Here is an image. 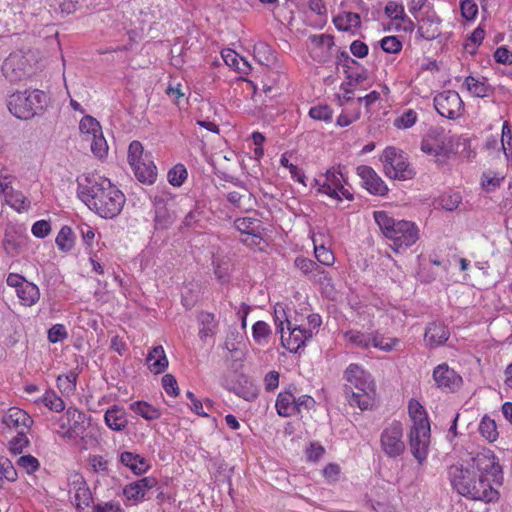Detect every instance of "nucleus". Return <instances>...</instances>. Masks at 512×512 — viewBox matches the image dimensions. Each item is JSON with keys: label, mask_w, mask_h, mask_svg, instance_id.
<instances>
[{"label": "nucleus", "mask_w": 512, "mask_h": 512, "mask_svg": "<svg viewBox=\"0 0 512 512\" xmlns=\"http://www.w3.org/2000/svg\"><path fill=\"white\" fill-rule=\"evenodd\" d=\"M43 403L50 410L61 412L65 409V403L54 391H47L43 396Z\"/></svg>", "instance_id": "nucleus-45"}, {"label": "nucleus", "mask_w": 512, "mask_h": 512, "mask_svg": "<svg viewBox=\"0 0 512 512\" xmlns=\"http://www.w3.org/2000/svg\"><path fill=\"white\" fill-rule=\"evenodd\" d=\"M416 120H417V113L414 110L409 109L408 111H406L401 116H399L395 119L394 125L397 128L406 129V128L412 127L416 123Z\"/></svg>", "instance_id": "nucleus-51"}, {"label": "nucleus", "mask_w": 512, "mask_h": 512, "mask_svg": "<svg viewBox=\"0 0 512 512\" xmlns=\"http://www.w3.org/2000/svg\"><path fill=\"white\" fill-rule=\"evenodd\" d=\"M5 478L10 482L17 479V471L9 459L0 460V479Z\"/></svg>", "instance_id": "nucleus-52"}, {"label": "nucleus", "mask_w": 512, "mask_h": 512, "mask_svg": "<svg viewBox=\"0 0 512 512\" xmlns=\"http://www.w3.org/2000/svg\"><path fill=\"white\" fill-rule=\"evenodd\" d=\"M79 129L82 134L86 135V140H89L93 134H98L101 132V126L99 122L89 115H86L81 119L79 123Z\"/></svg>", "instance_id": "nucleus-36"}, {"label": "nucleus", "mask_w": 512, "mask_h": 512, "mask_svg": "<svg viewBox=\"0 0 512 512\" xmlns=\"http://www.w3.org/2000/svg\"><path fill=\"white\" fill-rule=\"evenodd\" d=\"M336 28L341 31H348L352 27H359L361 24L360 16L357 13L346 12L344 15H339L333 20Z\"/></svg>", "instance_id": "nucleus-33"}, {"label": "nucleus", "mask_w": 512, "mask_h": 512, "mask_svg": "<svg viewBox=\"0 0 512 512\" xmlns=\"http://www.w3.org/2000/svg\"><path fill=\"white\" fill-rule=\"evenodd\" d=\"M381 48L387 53H398L402 49V43L396 36H386L380 41Z\"/></svg>", "instance_id": "nucleus-54"}, {"label": "nucleus", "mask_w": 512, "mask_h": 512, "mask_svg": "<svg viewBox=\"0 0 512 512\" xmlns=\"http://www.w3.org/2000/svg\"><path fill=\"white\" fill-rule=\"evenodd\" d=\"M344 377L347 381L345 392H351L350 404L357 405L360 409L365 410L373 405L375 396V385L371 379V375L365 372L357 364H350Z\"/></svg>", "instance_id": "nucleus-4"}, {"label": "nucleus", "mask_w": 512, "mask_h": 512, "mask_svg": "<svg viewBox=\"0 0 512 512\" xmlns=\"http://www.w3.org/2000/svg\"><path fill=\"white\" fill-rule=\"evenodd\" d=\"M31 58L30 51L16 50L11 52L2 64L3 76L11 83L26 79L31 68Z\"/></svg>", "instance_id": "nucleus-7"}, {"label": "nucleus", "mask_w": 512, "mask_h": 512, "mask_svg": "<svg viewBox=\"0 0 512 512\" xmlns=\"http://www.w3.org/2000/svg\"><path fill=\"white\" fill-rule=\"evenodd\" d=\"M384 12L386 16L392 20L406 22V14L402 4H398L395 1H389L385 6Z\"/></svg>", "instance_id": "nucleus-42"}, {"label": "nucleus", "mask_w": 512, "mask_h": 512, "mask_svg": "<svg viewBox=\"0 0 512 512\" xmlns=\"http://www.w3.org/2000/svg\"><path fill=\"white\" fill-rule=\"evenodd\" d=\"M31 231L35 237L44 238L50 233L51 225L46 220H39L33 224Z\"/></svg>", "instance_id": "nucleus-63"}, {"label": "nucleus", "mask_w": 512, "mask_h": 512, "mask_svg": "<svg viewBox=\"0 0 512 512\" xmlns=\"http://www.w3.org/2000/svg\"><path fill=\"white\" fill-rule=\"evenodd\" d=\"M15 177L12 174L8 173L7 168L2 167L0 169V193L3 195L7 191H9L12 187V182Z\"/></svg>", "instance_id": "nucleus-62"}, {"label": "nucleus", "mask_w": 512, "mask_h": 512, "mask_svg": "<svg viewBox=\"0 0 512 512\" xmlns=\"http://www.w3.org/2000/svg\"><path fill=\"white\" fill-rule=\"evenodd\" d=\"M309 116L312 119L329 123L332 121V109L328 105L314 106L310 108Z\"/></svg>", "instance_id": "nucleus-47"}, {"label": "nucleus", "mask_w": 512, "mask_h": 512, "mask_svg": "<svg viewBox=\"0 0 512 512\" xmlns=\"http://www.w3.org/2000/svg\"><path fill=\"white\" fill-rule=\"evenodd\" d=\"M33 419L22 409L12 407L2 417V425L6 433L15 431L29 432Z\"/></svg>", "instance_id": "nucleus-15"}, {"label": "nucleus", "mask_w": 512, "mask_h": 512, "mask_svg": "<svg viewBox=\"0 0 512 512\" xmlns=\"http://www.w3.org/2000/svg\"><path fill=\"white\" fill-rule=\"evenodd\" d=\"M462 201V197L459 193H453L448 195H443L440 198V205L446 211H454L458 208L459 204Z\"/></svg>", "instance_id": "nucleus-53"}, {"label": "nucleus", "mask_w": 512, "mask_h": 512, "mask_svg": "<svg viewBox=\"0 0 512 512\" xmlns=\"http://www.w3.org/2000/svg\"><path fill=\"white\" fill-rule=\"evenodd\" d=\"M288 337L285 336L283 323L278 325L279 332L281 333L282 345L292 353H296L306 341L313 337L312 329H306L303 326L292 325L289 320H286Z\"/></svg>", "instance_id": "nucleus-12"}, {"label": "nucleus", "mask_w": 512, "mask_h": 512, "mask_svg": "<svg viewBox=\"0 0 512 512\" xmlns=\"http://www.w3.org/2000/svg\"><path fill=\"white\" fill-rule=\"evenodd\" d=\"M6 281L8 286L15 288L17 296L24 305L31 306L39 300V288L34 283L27 281L22 275L10 273Z\"/></svg>", "instance_id": "nucleus-14"}, {"label": "nucleus", "mask_w": 512, "mask_h": 512, "mask_svg": "<svg viewBox=\"0 0 512 512\" xmlns=\"http://www.w3.org/2000/svg\"><path fill=\"white\" fill-rule=\"evenodd\" d=\"M380 445L384 454L389 458L401 456L406 445L403 441V426L399 421H393L385 427L380 435Z\"/></svg>", "instance_id": "nucleus-9"}, {"label": "nucleus", "mask_w": 512, "mask_h": 512, "mask_svg": "<svg viewBox=\"0 0 512 512\" xmlns=\"http://www.w3.org/2000/svg\"><path fill=\"white\" fill-rule=\"evenodd\" d=\"M373 215L383 235L393 242L391 247L396 252L407 249L419 239V229L414 222L397 220L386 211H375Z\"/></svg>", "instance_id": "nucleus-2"}, {"label": "nucleus", "mask_w": 512, "mask_h": 512, "mask_svg": "<svg viewBox=\"0 0 512 512\" xmlns=\"http://www.w3.org/2000/svg\"><path fill=\"white\" fill-rule=\"evenodd\" d=\"M269 334L270 327L264 321H257L252 327L253 338L258 344L266 342Z\"/></svg>", "instance_id": "nucleus-48"}, {"label": "nucleus", "mask_w": 512, "mask_h": 512, "mask_svg": "<svg viewBox=\"0 0 512 512\" xmlns=\"http://www.w3.org/2000/svg\"><path fill=\"white\" fill-rule=\"evenodd\" d=\"M408 413L412 421L409 446L413 456L422 463L427 457L430 443V422L424 407L417 400L409 401Z\"/></svg>", "instance_id": "nucleus-3"}, {"label": "nucleus", "mask_w": 512, "mask_h": 512, "mask_svg": "<svg viewBox=\"0 0 512 512\" xmlns=\"http://www.w3.org/2000/svg\"><path fill=\"white\" fill-rule=\"evenodd\" d=\"M204 214L203 208L200 206L199 203H197L191 211L187 213V215L184 217L183 224L187 227L192 226L193 224L198 223Z\"/></svg>", "instance_id": "nucleus-58"}, {"label": "nucleus", "mask_w": 512, "mask_h": 512, "mask_svg": "<svg viewBox=\"0 0 512 512\" xmlns=\"http://www.w3.org/2000/svg\"><path fill=\"white\" fill-rule=\"evenodd\" d=\"M56 244L62 251H70L74 245L73 231L69 226H63L56 237Z\"/></svg>", "instance_id": "nucleus-38"}, {"label": "nucleus", "mask_w": 512, "mask_h": 512, "mask_svg": "<svg viewBox=\"0 0 512 512\" xmlns=\"http://www.w3.org/2000/svg\"><path fill=\"white\" fill-rule=\"evenodd\" d=\"M462 16L472 20L478 13V6L473 0H463L460 5Z\"/></svg>", "instance_id": "nucleus-60"}, {"label": "nucleus", "mask_w": 512, "mask_h": 512, "mask_svg": "<svg viewBox=\"0 0 512 512\" xmlns=\"http://www.w3.org/2000/svg\"><path fill=\"white\" fill-rule=\"evenodd\" d=\"M479 433L489 442L496 441L499 434L495 420L485 415L479 424Z\"/></svg>", "instance_id": "nucleus-34"}, {"label": "nucleus", "mask_w": 512, "mask_h": 512, "mask_svg": "<svg viewBox=\"0 0 512 512\" xmlns=\"http://www.w3.org/2000/svg\"><path fill=\"white\" fill-rule=\"evenodd\" d=\"M46 93L39 89L15 92L9 96L8 109L16 118L27 120L40 115L47 105Z\"/></svg>", "instance_id": "nucleus-5"}, {"label": "nucleus", "mask_w": 512, "mask_h": 512, "mask_svg": "<svg viewBox=\"0 0 512 512\" xmlns=\"http://www.w3.org/2000/svg\"><path fill=\"white\" fill-rule=\"evenodd\" d=\"M314 254L317 261L324 266H331L334 264L335 257L331 250L324 246H315Z\"/></svg>", "instance_id": "nucleus-49"}, {"label": "nucleus", "mask_w": 512, "mask_h": 512, "mask_svg": "<svg viewBox=\"0 0 512 512\" xmlns=\"http://www.w3.org/2000/svg\"><path fill=\"white\" fill-rule=\"evenodd\" d=\"M399 342L397 338H385L380 334H371V346L389 352Z\"/></svg>", "instance_id": "nucleus-43"}, {"label": "nucleus", "mask_w": 512, "mask_h": 512, "mask_svg": "<svg viewBox=\"0 0 512 512\" xmlns=\"http://www.w3.org/2000/svg\"><path fill=\"white\" fill-rule=\"evenodd\" d=\"M120 462L130 468L136 475L145 473L149 468V464L145 458L130 451L121 453Z\"/></svg>", "instance_id": "nucleus-24"}, {"label": "nucleus", "mask_w": 512, "mask_h": 512, "mask_svg": "<svg viewBox=\"0 0 512 512\" xmlns=\"http://www.w3.org/2000/svg\"><path fill=\"white\" fill-rule=\"evenodd\" d=\"M296 396L287 390L281 392L276 400V409L280 416L290 417L297 414V406H295Z\"/></svg>", "instance_id": "nucleus-23"}, {"label": "nucleus", "mask_w": 512, "mask_h": 512, "mask_svg": "<svg viewBox=\"0 0 512 512\" xmlns=\"http://www.w3.org/2000/svg\"><path fill=\"white\" fill-rule=\"evenodd\" d=\"M129 408L148 421L157 420L161 417V411L145 401H135L130 404Z\"/></svg>", "instance_id": "nucleus-28"}, {"label": "nucleus", "mask_w": 512, "mask_h": 512, "mask_svg": "<svg viewBox=\"0 0 512 512\" xmlns=\"http://www.w3.org/2000/svg\"><path fill=\"white\" fill-rule=\"evenodd\" d=\"M464 85L470 94L480 98L488 97L494 90L493 87L487 83L485 78L480 80L473 76H468L465 78Z\"/></svg>", "instance_id": "nucleus-26"}, {"label": "nucleus", "mask_w": 512, "mask_h": 512, "mask_svg": "<svg viewBox=\"0 0 512 512\" xmlns=\"http://www.w3.org/2000/svg\"><path fill=\"white\" fill-rule=\"evenodd\" d=\"M242 191H231L227 194V200L233 206L239 209H248L246 207V202L251 201L252 194L246 189L242 188Z\"/></svg>", "instance_id": "nucleus-35"}, {"label": "nucleus", "mask_w": 512, "mask_h": 512, "mask_svg": "<svg viewBox=\"0 0 512 512\" xmlns=\"http://www.w3.org/2000/svg\"><path fill=\"white\" fill-rule=\"evenodd\" d=\"M148 368L154 374H160L168 367V359L162 346L154 347L147 355Z\"/></svg>", "instance_id": "nucleus-22"}, {"label": "nucleus", "mask_w": 512, "mask_h": 512, "mask_svg": "<svg viewBox=\"0 0 512 512\" xmlns=\"http://www.w3.org/2000/svg\"><path fill=\"white\" fill-rule=\"evenodd\" d=\"M88 141L91 142V151L96 157L103 158L106 156L108 145L102 131L98 134H93Z\"/></svg>", "instance_id": "nucleus-39"}, {"label": "nucleus", "mask_w": 512, "mask_h": 512, "mask_svg": "<svg viewBox=\"0 0 512 512\" xmlns=\"http://www.w3.org/2000/svg\"><path fill=\"white\" fill-rule=\"evenodd\" d=\"M5 250L12 255L18 254L21 247L25 244V239L22 237H15L10 233L5 234L3 241Z\"/></svg>", "instance_id": "nucleus-46"}, {"label": "nucleus", "mask_w": 512, "mask_h": 512, "mask_svg": "<svg viewBox=\"0 0 512 512\" xmlns=\"http://www.w3.org/2000/svg\"><path fill=\"white\" fill-rule=\"evenodd\" d=\"M451 483L460 495H475L478 494L475 488V483L478 481V474L469 466H452L449 471Z\"/></svg>", "instance_id": "nucleus-10"}, {"label": "nucleus", "mask_w": 512, "mask_h": 512, "mask_svg": "<svg viewBox=\"0 0 512 512\" xmlns=\"http://www.w3.org/2000/svg\"><path fill=\"white\" fill-rule=\"evenodd\" d=\"M449 335L447 327L442 322L434 321L426 328L424 338L430 347H436L445 343Z\"/></svg>", "instance_id": "nucleus-20"}, {"label": "nucleus", "mask_w": 512, "mask_h": 512, "mask_svg": "<svg viewBox=\"0 0 512 512\" xmlns=\"http://www.w3.org/2000/svg\"><path fill=\"white\" fill-rule=\"evenodd\" d=\"M187 169L183 164H177L168 172V181L175 187L181 186L187 178Z\"/></svg>", "instance_id": "nucleus-40"}, {"label": "nucleus", "mask_w": 512, "mask_h": 512, "mask_svg": "<svg viewBox=\"0 0 512 512\" xmlns=\"http://www.w3.org/2000/svg\"><path fill=\"white\" fill-rule=\"evenodd\" d=\"M106 425L113 431H123L128 425L127 413L123 407L113 405L104 415Z\"/></svg>", "instance_id": "nucleus-21"}, {"label": "nucleus", "mask_w": 512, "mask_h": 512, "mask_svg": "<svg viewBox=\"0 0 512 512\" xmlns=\"http://www.w3.org/2000/svg\"><path fill=\"white\" fill-rule=\"evenodd\" d=\"M477 491L481 495H464L472 500H480L484 502H493L498 499L499 493L492 486V480L490 478L484 477V475H478V481L475 483L474 491Z\"/></svg>", "instance_id": "nucleus-18"}, {"label": "nucleus", "mask_w": 512, "mask_h": 512, "mask_svg": "<svg viewBox=\"0 0 512 512\" xmlns=\"http://www.w3.org/2000/svg\"><path fill=\"white\" fill-rule=\"evenodd\" d=\"M345 338L361 348H369L371 346V334H365L360 331H348L345 333Z\"/></svg>", "instance_id": "nucleus-41"}, {"label": "nucleus", "mask_w": 512, "mask_h": 512, "mask_svg": "<svg viewBox=\"0 0 512 512\" xmlns=\"http://www.w3.org/2000/svg\"><path fill=\"white\" fill-rule=\"evenodd\" d=\"M433 378L438 388L454 392L462 385V377L447 364L438 365L433 371Z\"/></svg>", "instance_id": "nucleus-16"}, {"label": "nucleus", "mask_w": 512, "mask_h": 512, "mask_svg": "<svg viewBox=\"0 0 512 512\" xmlns=\"http://www.w3.org/2000/svg\"><path fill=\"white\" fill-rule=\"evenodd\" d=\"M294 266L305 277H308V275L311 273L312 268L314 267V261L306 257L298 256L294 261Z\"/></svg>", "instance_id": "nucleus-61"}, {"label": "nucleus", "mask_w": 512, "mask_h": 512, "mask_svg": "<svg viewBox=\"0 0 512 512\" xmlns=\"http://www.w3.org/2000/svg\"><path fill=\"white\" fill-rule=\"evenodd\" d=\"M174 220V214L164 204L159 202L155 209V228L166 229L173 224Z\"/></svg>", "instance_id": "nucleus-31"}, {"label": "nucleus", "mask_w": 512, "mask_h": 512, "mask_svg": "<svg viewBox=\"0 0 512 512\" xmlns=\"http://www.w3.org/2000/svg\"><path fill=\"white\" fill-rule=\"evenodd\" d=\"M162 386L168 395L175 397L179 394L177 380L172 374H165L162 377Z\"/></svg>", "instance_id": "nucleus-57"}, {"label": "nucleus", "mask_w": 512, "mask_h": 512, "mask_svg": "<svg viewBox=\"0 0 512 512\" xmlns=\"http://www.w3.org/2000/svg\"><path fill=\"white\" fill-rule=\"evenodd\" d=\"M68 336L67 331L62 324L53 325L48 331V340L51 343H56L66 339Z\"/></svg>", "instance_id": "nucleus-59"}, {"label": "nucleus", "mask_w": 512, "mask_h": 512, "mask_svg": "<svg viewBox=\"0 0 512 512\" xmlns=\"http://www.w3.org/2000/svg\"><path fill=\"white\" fill-rule=\"evenodd\" d=\"M78 197L100 217L112 219L123 209L124 194L101 175L88 173L77 178Z\"/></svg>", "instance_id": "nucleus-1"}, {"label": "nucleus", "mask_w": 512, "mask_h": 512, "mask_svg": "<svg viewBox=\"0 0 512 512\" xmlns=\"http://www.w3.org/2000/svg\"><path fill=\"white\" fill-rule=\"evenodd\" d=\"M2 196L6 203L18 212L25 211L30 206V201L24 196V194L14 188H11Z\"/></svg>", "instance_id": "nucleus-29"}, {"label": "nucleus", "mask_w": 512, "mask_h": 512, "mask_svg": "<svg viewBox=\"0 0 512 512\" xmlns=\"http://www.w3.org/2000/svg\"><path fill=\"white\" fill-rule=\"evenodd\" d=\"M123 494L127 500H133L136 502L142 500L145 496L137 482L126 485L123 489Z\"/></svg>", "instance_id": "nucleus-55"}, {"label": "nucleus", "mask_w": 512, "mask_h": 512, "mask_svg": "<svg viewBox=\"0 0 512 512\" xmlns=\"http://www.w3.org/2000/svg\"><path fill=\"white\" fill-rule=\"evenodd\" d=\"M201 328L199 329V337L205 340L207 337H212L216 332V321L213 313L201 312L198 315Z\"/></svg>", "instance_id": "nucleus-30"}, {"label": "nucleus", "mask_w": 512, "mask_h": 512, "mask_svg": "<svg viewBox=\"0 0 512 512\" xmlns=\"http://www.w3.org/2000/svg\"><path fill=\"white\" fill-rule=\"evenodd\" d=\"M467 466L476 471L478 475L490 478L493 483L501 484L502 468L496 456L489 449H483L467 462Z\"/></svg>", "instance_id": "nucleus-8"}, {"label": "nucleus", "mask_w": 512, "mask_h": 512, "mask_svg": "<svg viewBox=\"0 0 512 512\" xmlns=\"http://www.w3.org/2000/svg\"><path fill=\"white\" fill-rule=\"evenodd\" d=\"M28 432L19 431L9 441V449L15 456L21 454L23 450L29 446L30 441L27 437Z\"/></svg>", "instance_id": "nucleus-37"}, {"label": "nucleus", "mask_w": 512, "mask_h": 512, "mask_svg": "<svg viewBox=\"0 0 512 512\" xmlns=\"http://www.w3.org/2000/svg\"><path fill=\"white\" fill-rule=\"evenodd\" d=\"M381 161L386 176L391 179L404 181L412 179L415 175L403 151L395 147H387L381 156Z\"/></svg>", "instance_id": "nucleus-6"}, {"label": "nucleus", "mask_w": 512, "mask_h": 512, "mask_svg": "<svg viewBox=\"0 0 512 512\" xmlns=\"http://www.w3.org/2000/svg\"><path fill=\"white\" fill-rule=\"evenodd\" d=\"M86 414L77 408L69 407L65 414L59 419V427L65 430L62 438L72 439L83 437L87 426L85 425Z\"/></svg>", "instance_id": "nucleus-11"}, {"label": "nucleus", "mask_w": 512, "mask_h": 512, "mask_svg": "<svg viewBox=\"0 0 512 512\" xmlns=\"http://www.w3.org/2000/svg\"><path fill=\"white\" fill-rule=\"evenodd\" d=\"M137 180L144 184H153L157 178V168L148 155L132 166Z\"/></svg>", "instance_id": "nucleus-19"}, {"label": "nucleus", "mask_w": 512, "mask_h": 512, "mask_svg": "<svg viewBox=\"0 0 512 512\" xmlns=\"http://www.w3.org/2000/svg\"><path fill=\"white\" fill-rule=\"evenodd\" d=\"M434 107L442 117L456 119L461 115L463 101L456 91L447 90L435 96Z\"/></svg>", "instance_id": "nucleus-13"}, {"label": "nucleus", "mask_w": 512, "mask_h": 512, "mask_svg": "<svg viewBox=\"0 0 512 512\" xmlns=\"http://www.w3.org/2000/svg\"><path fill=\"white\" fill-rule=\"evenodd\" d=\"M77 479L73 481V488L75 490V502L78 509L88 507L92 501V494L86 482L81 476L76 475Z\"/></svg>", "instance_id": "nucleus-25"}, {"label": "nucleus", "mask_w": 512, "mask_h": 512, "mask_svg": "<svg viewBox=\"0 0 512 512\" xmlns=\"http://www.w3.org/2000/svg\"><path fill=\"white\" fill-rule=\"evenodd\" d=\"M89 463L96 473H108V461L101 455H90L89 456Z\"/></svg>", "instance_id": "nucleus-56"}, {"label": "nucleus", "mask_w": 512, "mask_h": 512, "mask_svg": "<svg viewBox=\"0 0 512 512\" xmlns=\"http://www.w3.org/2000/svg\"><path fill=\"white\" fill-rule=\"evenodd\" d=\"M357 174L362 179L363 186L369 191V193L378 196H384L387 194V185L370 166H358Z\"/></svg>", "instance_id": "nucleus-17"}, {"label": "nucleus", "mask_w": 512, "mask_h": 512, "mask_svg": "<svg viewBox=\"0 0 512 512\" xmlns=\"http://www.w3.org/2000/svg\"><path fill=\"white\" fill-rule=\"evenodd\" d=\"M16 465L28 474L34 473L40 467L38 459L30 454L18 457L16 460Z\"/></svg>", "instance_id": "nucleus-44"}, {"label": "nucleus", "mask_w": 512, "mask_h": 512, "mask_svg": "<svg viewBox=\"0 0 512 512\" xmlns=\"http://www.w3.org/2000/svg\"><path fill=\"white\" fill-rule=\"evenodd\" d=\"M234 225L242 234L259 239V234H261V221L259 219L254 217L237 218Z\"/></svg>", "instance_id": "nucleus-27"}, {"label": "nucleus", "mask_w": 512, "mask_h": 512, "mask_svg": "<svg viewBox=\"0 0 512 512\" xmlns=\"http://www.w3.org/2000/svg\"><path fill=\"white\" fill-rule=\"evenodd\" d=\"M222 58L224 62L231 68L242 72L248 73L250 70V65L244 58H239L238 54L230 49L222 51Z\"/></svg>", "instance_id": "nucleus-32"}, {"label": "nucleus", "mask_w": 512, "mask_h": 512, "mask_svg": "<svg viewBox=\"0 0 512 512\" xmlns=\"http://www.w3.org/2000/svg\"><path fill=\"white\" fill-rule=\"evenodd\" d=\"M494 59L497 63L504 65H512V51L505 46H501L494 52Z\"/></svg>", "instance_id": "nucleus-64"}, {"label": "nucleus", "mask_w": 512, "mask_h": 512, "mask_svg": "<svg viewBox=\"0 0 512 512\" xmlns=\"http://www.w3.org/2000/svg\"><path fill=\"white\" fill-rule=\"evenodd\" d=\"M144 159L143 146L139 141H132L128 148V162L131 166Z\"/></svg>", "instance_id": "nucleus-50"}]
</instances>
